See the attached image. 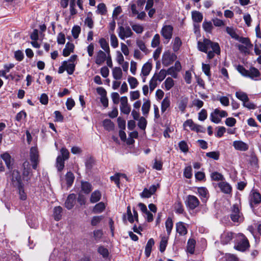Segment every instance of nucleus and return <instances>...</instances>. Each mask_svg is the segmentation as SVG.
<instances>
[{
  "label": "nucleus",
  "mask_w": 261,
  "mask_h": 261,
  "mask_svg": "<svg viewBox=\"0 0 261 261\" xmlns=\"http://www.w3.org/2000/svg\"><path fill=\"white\" fill-rule=\"evenodd\" d=\"M173 28L171 25H165L163 27L161 34L162 36L166 40L169 41L172 36Z\"/></svg>",
  "instance_id": "obj_9"
},
{
  "label": "nucleus",
  "mask_w": 261,
  "mask_h": 261,
  "mask_svg": "<svg viewBox=\"0 0 261 261\" xmlns=\"http://www.w3.org/2000/svg\"><path fill=\"white\" fill-rule=\"evenodd\" d=\"M154 244V241L153 239H150L147 243L145 246V254L146 257H149L151 252L152 247Z\"/></svg>",
  "instance_id": "obj_29"
},
{
  "label": "nucleus",
  "mask_w": 261,
  "mask_h": 261,
  "mask_svg": "<svg viewBox=\"0 0 261 261\" xmlns=\"http://www.w3.org/2000/svg\"><path fill=\"white\" fill-rule=\"evenodd\" d=\"M210 42H207L208 45H206L207 51L209 49L211 48L214 51H215L216 54H220V48L219 45L218 43L213 42L210 40H209Z\"/></svg>",
  "instance_id": "obj_21"
},
{
  "label": "nucleus",
  "mask_w": 261,
  "mask_h": 261,
  "mask_svg": "<svg viewBox=\"0 0 261 261\" xmlns=\"http://www.w3.org/2000/svg\"><path fill=\"white\" fill-rule=\"evenodd\" d=\"M228 115L227 113L224 110L216 109L210 115L211 120L216 124L221 122L222 118L226 117Z\"/></svg>",
  "instance_id": "obj_2"
},
{
  "label": "nucleus",
  "mask_w": 261,
  "mask_h": 261,
  "mask_svg": "<svg viewBox=\"0 0 261 261\" xmlns=\"http://www.w3.org/2000/svg\"><path fill=\"white\" fill-rule=\"evenodd\" d=\"M127 82L129 85L130 88L132 89L137 88L139 85V82L136 78L133 76H128Z\"/></svg>",
  "instance_id": "obj_36"
},
{
  "label": "nucleus",
  "mask_w": 261,
  "mask_h": 261,
  "mask_svg": "<svg viewBox=\"0 0 261 261\" xmlns=\"http://www.w3.org/2000/svg\"><path fill=\"white\" fill-rule=\"evenodd\" d=\"M63 65L65 67L66 70L69 74L71 75L73 73L75 69V63L65 61L63 62Z\"/></svg>",
  "instance_id": "obj_20"
},
{
  "label": "nucleus",
  "mask_w": 261,
  "mask_h": 261,
  "mask_svg": "<svg viewBox=\"0 0 261 261\" xmlns=\"http://www.w3.org/2000/svg\"><path fill=\"white\" fill-rule=\"evenodd\" d=\"M210 65L208 64H202V70L204 74L210 79L211 76Z\"/></svg>",
  "instance_id": "obj_52"
},
{
  "label": "nucleus",
  "mask_w": 261,
  "mask_h": 261,
  "mask_svg": "<svg viewBox=\"0 0 261 261\" xmlns=\"http://www.w3.org/2000/svg\"><path fill=\"white\" fill-rule=\"evenodd\" d=\"M211 177L213 180L215 181L223 180L224 179L223 176L221 173L217 172L212 173Z\"/></svg>",
  "instance_id": "obj_56"
},
{
  "label": "nucleus",
  "mask_w": 261,
  "mask_h": 261,
  "mask_svg": "<svg viewBox=\"0 0 261 261\" xmlns=\"http://www.w3.org/2000/svg\"><path fill=\"white\" fill-rule=\"evenodd\" d=\"M154 75L159 80V81L161 82L165 79L167 73L166 70L161 69L159 73H155Z\"/></svg>",
  "instance_id": "obj_47"
},
{
  "label": "nucleus",
  "mask_w": 261,
  "mask_h": 261,
  "mask_svg": "<svg viewBox=\"0 0 261 261\" xmlns=\"http://www.w3.org/2000/svg\"><path fill=\"white\" fill-rule=\"evenodd\" d=\"M61 155H58L56 160V167L59 171H61L64 167V161Z\"/></svg>",
  "instance_id": "obj_41"
},
{
  "label": "nucleus",
  "mask_w": 261,
  "mask_h": 261,
  "mask_svg": "<svg viewBox=\"0 0 261 261\" xmlns=\"http://www.w3.org/2000/svg\"><path fill=\"white\" fill-rule=\"evenodd\" d=\"M137 46L139 49L145 54L147 53V49L146 47L145 43L141 40H138L136 41Z\"/></svg>",
  "instance_id": "obj_55"
},
{
  "label": "nucleus",
  "mask_w": 261,
  "mask_h": 261,
  "mask_svg": "<svg viewBox=\"0 0 261 261\" xmlns=\"http://www.w3.org/2000/svg\"><path fill=\"white\" fill-rule=\"evenodd\" d=\"M110 43L111 45L114 48H116L118 46V40L114 33H111L110 34Z\"/></svg>",
  "instance_id": "obj_51"
},
{
  "label": "nucleus",
  "mask_w": 261,
  "mask_h": 261,
  "mask_svg": "<svg viewBox=\"0 0 261 261\" xmlns=\"http://www.w3.org/2000/svg\"><path fill=\"white\" fill-rule=\"evenodd\" d=\"M236 234L231 232H224L221 237V241L223 244H226L230 242V241L236 237Z\"/></svg>",
  "instance_id": "obj_16"
},
{
  "label": "nucleus",
  "mask_w": 261,
  "mask_h": 261,
  "mask_svg": "<svg viewBox=\"0 0 261 261\" xmlns=\"http://www.w3.org/2000/svg\"><path fill=\"white\" fill-rule=\"evenodd\" d=\"M196 242L194 239H189L187 244V251L191 254L194 252Z\"/></svg>",
  "instance_id": "obj_44"
},
{
  "label": "nucleus",
  "mask_w": 261,
  "mask_h": 261,
  "mask_svg": "<svg viewBox=\"0 0 261 261\" xmlns=\"http://www.w3.org/2000/svg\"><path fill=\"white\" fill-rule=\"evenodd\" d=\"M198 199L194 195H188L187 197L186 204L187 206L191 210H194L199 205Z\"/></svg>",
  "instance_id": "obj_7"
},
{
  "label": "nucleus",
  "mask_w": 261,
  "mask_h": 261,
  "mask_svg": "<svg viewBox=\"0 0 261 261\" xmlns=\"http://www.w3.org/2000/svg\"><path fill=\"white\" fill-rule=\"evenodd\" d=\"M193 175L191 166L186 167L184 171V176L187 178H191Z\"/></svg>",
  "instance_id": "obj_57"
},
{
  "label": "nucleus",
  "mask_w": 261,
  "mask_h": 261,
  "mask_svg": "<svg viewBox=\"0 0 261 261\" xmlns=\"http://www.w3.org/2000/svg\"><path fill=\"white\" fill-rule=\"evenodd\" d=\"M260 202V194L254 190L251 191L249 195V202L250 206L252 208H253L254 205L258 204Z\"/></svg>",
  "instance_id": "obj_5"
},
{
  "label": "nucleus",
  "mask_w": 261,
  "mask_h": 261,
  "mask_svg": "<svg viewBox=\"0 0 261 261\" xmlns=\"http://www.w3.org/2000/svg\"><path fill=\"white\" fill-rule=\"evenodd\" d=\"M92 190V185L87 181H82L81 190L86 194H88L91 192Z\"/></svg>",
  "instance_id": "obj_26"
},
{
  "label": "nucleus",
  "mask_w": 261,
  "mask_h": 261,
  "mask_svg": "<svg viewBox=\"0 0 261 261\" xmlns=\"http://www.w3.org/2000/svg\"><path fill=\"white\" fill-rule=\"evenodd\" d=\"M198 193L203 201H205L207 199L208 197V192L205 188H198Z\"/></svg>",
  "instance_id": "obj_31"
},
{
  "label": "nucleus",
  "mask_w": 261,
  "mask_h": 261,
  "mask_svg": "<svg viewBox=\"0 0 261 261\" xmlns=\"http://www.w3.org/2000/svg\"><path fill=\"white\" fill-rule=\"evenodd\" d=\"M176 230L180 236H185L188 232L187 225L182 222H177L176 224Z\"/></svg>",
  "instance_id": "obj_14"
},
{
  "label": "nucleus",
  "mask_w": 261,
  "mask_h": 261,
  "mask_svg": "<svg viewBox=\"0 0 261 261\" xmlns=\"http://www.w3.org/2000/svg\"><path fill=\"white\" fill-rule=\"evenodd\" d=\"M160 42V38L159 34H155L151 41V46L153 47H157Z\"/></svg>",
  "instance_id": "obj_61"
},
{
  "label": "nucleus",
  "mask_w": 261,
  "mask_h": 261,
  "mask_svg": "<svg viewBox=\"0 0 261 261\" xmlns=\"http://www.w3.org/2000/svg\"><path fill=\"white\" fill-rule=\"evenodd\" d=\"M226 33L233 39L236 40L239 36L237 29L232 27H227L225 29Z\"/></svg>",
  "instance_id": "obj_30"
},
{
  "label": "nucleus",
  "mask_w": 261,
  "mask_h": 261,
  "mask_svg": "<svg viewBox=\"0 0 261 261\" xmlns=\"http://www.w3.org/2000/svg\"><path fill=\"white\" fill-rule=\"evenodd\" d=\"M74 47V46L73 43L67 42L63 49V55L64 57L68 56L73 51Z\"/></svg>",
  "instance_id": "obj_27"
},
{
  "label": "nucleus",
  "mask_w": 261,
  "mask_h": 261,
  "mask_svg": "<svg viewBox=\"0 0 261 261\" xmlns=\"http://www.w3.org/2000/svg\"><path fill=\"white\" fill-rule=\"evenodd\" d=\"M62 212V208L60 206H56L54 208L53 216L56 220L59 221L61 219Z\"/></svg>",
  "instance_id": "obj_33"
},
{
  "label": "nucleus",
  "mask_w": 261,
  "mask_h": 261,
  "mask_svg": "<svg viewBox=\"0 0 261 261\" xmlns=\"http://www.w3.org/2000/svg\"><path fill=\"white\" fill-rule=\"evenodd\" d=\"M76 195L74 194H71L68 196L65 202V206L68 209H71L74 205Z\"/></svg>",
  "instance_id": "obj_17"
},
{
  "label": "nucleus",
  "mask_w": 261,
  "mask_h": 261,
  "mask_svg": "<svg viewBox=\"0 0 261 261\" xmlns=\"http://www.w3.org/2000/svg\"><path fill=\"white\" fill-rule=\"evenodd\" d=\"M233 146L235 149L241 151H245L249 148L248 145L242 141H233Z\"/></svg>",
  "instance_id": "obj_13"
},
{
  "label": "nucleus",
  "mask_w": 261,
  "mask_h": 261,
  "mask_svg": "<svg viewBox=\"0 0 261 261\" xmlns=\"http://www.w3.org/2000/svg\"><path fill=\"white\" fill-rule=\"evenodd\" d=\"M23 166L24 167V170L23 172V179L24 180L28 181L32 176L30 167L29 168H26V167L29 166V163L28 162H25L23 163Z\"/></svg>",
  "instance_id": "obj_18"
},
{
  "label": "nucleus",
  "mask_w": 261,
  "mask_h": 261,
  "mask_svg": "<svg viewBox=\"0 0 261 261\" xmlns=\"http://www.w3.org/2000/svg\"><path fill=\"white\" fill-rule=\"evenodd\" d=\"M170 101L168 97H166L163 100L161 103V112H165L167 109L170 107Z\"/></svg>",
  "instance_id": "obj_40"
},
{
  "label": "nucleus",
  "mask_w": 261,
  "mask_h": 261,
  "mask_svg": "<svg viewBox=\"0 0 261 261\" xmlns=\"http://www.w3.org/2000/svg\"><path fill=\"white\" fill-rule=\"evenodd\" d=\"M218 186L221 190L226 194L230 193L231 187L229 184L225 181H221L218 184Z\"/></svg>",
  "instance_id": "obj_25"
},
{
  "label": "nucleus",
  "mask_w": 261,
  "mask_h": 261,
  "mask_svg": "<svg viewBox=\"0 0 261 261\" xmlns=\"http://www.w3.org/2000/svg\"><path fill=\"white\" fill-rule=\"evenodd\" d=\"M72 35L74 39L78 38L79 34L81 32V28L78 25H75L72 29Z\"/></svg>",
  "instance_id": "obj_60"
},
{
  "label": "nucleus",
  "mask_w": 261,
  "mask_h": 261,
  "mask_svg": "<svg viewBox=\"0 0 261 261\" xmlns=\"http://www.w3.org/2000/svg\"><path fill=\"white\" fill-rule=\"evenodd\" d=\"M236 244L234 248L239 251H244L249 247V242L245 236L242 233L236 235Z\"/></svg>",
  "instance_id": "obj_1"
},
{
  "label": "nucleus",
  "mask_w": 261,
  "mask_h": 261,
  "mask_svg": "<svg viewBox=\"0 0 261 261\" xmlns=\"http://www.w3.org/2000/svg\"><path fill=\"white\" fill-rule=\"evenodd\" d=\"M97 251L98 252L105 258L107 257L109 255L108 250L103 246H99Z\"/></svg>",
  "instance_id": "obj_58"
},
{
  "label": "nucleus",
  "mask_w": 261,
  "mask_h": 261,
  "mask_svg": "<svg viewBox=\"0 0 261 261\" xmlns=\"http://www.w3.org/2000/svg\"><path fill=\"white\" fill-rule=\"evenodd\" d=\"M159 186L157 185H152L149 189L145 188L143 192L140 194L141 197L142 198H149L152 195H153L156 191L157 187Z\"/></svg>",
  "instance_id": "obj_12"
},
{
  "label": "nucleus",
  "mask_w": 261,
  "mask_h": 261,
  "mask_svg": "<svg viewBox=\"0 0 261 261\" xmlns=\"http://www.w3.org/2000/svg\"><path fill=\"white\" fill-rule=\"evenodd\" d=\"M225 258L226 261H239V259L234 254L227 253L225 254Z\"/></svg>",
  "instance_id": "obj_64"
},
{
  "label": "nucleus",
  "mask_w": 261,
  "mask_h": 261,
  "mask_svg": "<svg viewBox=\"0 0 261 261\" xmlns=\"http://www.w3.org/2000/svg\"><path fill=\"white\" fill-rule=\"evenodd\" d=\"M1 158L5 161V164L9 169L12 168L13 164V159L8 153H5L1 154Z\"/></svg>",
  "instance_id": "obj_22"
},
{
  "label": "nucleus",
  "mask_w": 261,
  "mask_h": 261,
  "mask_svg": "<svg viewBox=\"0 0 261 261\" xmlns=\"http://www.w3.org/2000/svg\"><path fill=\"white\" fill-rule=\"evenodd\" d=\"M248 77L251 78V79H254L256 77H259L260 75V73L259 71L255 68H251L248 70Z\"/></svg>",
  "instance_id": "obj_39"
},
{
  "label": "nucleus",
  "mask_w": 261,
  "mask_h": 261,
  "mask_svg": "<svg viewBox=\"0 0 261 261\" xmlns=\"http://www.w3.org/2000/svg\"><path fill=\"white\" fill-rule=\"evenodd\" d=\"M74 179V176L71 172H68L65 176V180L68 186H70Z\"/></svg>",
  "instance_id": "obj_49"
},
{
  "label": "nucleus",
  "mask_w": 261,
  "mask_h": 261,
  "mask_svg": "<svg viewBox=\"0 0 261 261\" xmlns=\"http://www.w3.org/2000/svg\"><path fill=\"white\" fill-rule=\"evenodd\" d=\"M99 43L102 49H103L109 56L110 47L107 40L105 38H101L99 40Z\"/></svg>",
  "instance_id": "obj_35"
},
{
  "label": "nucleus",
  "mask_w": 261,
  "mask_h": 261,
  "mask_svg": "<svg viewBox=\"0 0 261 261\" xmlns=\"http://www.w3.org/2000/svg\"><path fill=\"white\" fill-rule=\"evenodd\" d=\"M101 197V194L100 191L95 190L92 193L90 198V201L91 203H96L100 200Z\"/></svg>",
  "instance_id": "obj_28"
},
{
  "label": "nucleus",
  "mask_w": 261,
  "mask_h": 261,
  "mask_svg": "<svg viewBox=\"0 0 261 261\" xmlns=\"http://www.w3.org/2000/svg\"><path fill=\"white\" fill-rule=\"evenodd\" d=\"M103 126L107 130H112L114 129V124L110 119H105L103 121Z\"/></svg>",
  "instance_id": "obj_42"
},
{
  "label": "nucleus",
  "mask_w": 261,
  "mask_h": 261,
  "mask_svg": "<svg viewBox=\"0 0 261 261\" xmlns=\"http://www.w3.org/2000/svg\"><path fill=\"white\" fill-rule=\"evenodd\" d=\"M108 57L107 53L100 50L96 54L95 57V63L97 65H101L106 60Z\"/></svg>",
  "instance_id": "obj_15"
},
{
  "label": "nucleus",
  "mask_w": 261,
  "mask_h": 261,
  "mask_svg": "<svg viewBox=\"0 0 261 261\" xmlns=\"http://www.w3.org/2000/svg\"><path fill=\"white\" fill-rule=\"evenodd\" d=\"M12 182L14 186L21 187L22 185L21 178L19 172L14 170L12 173Z\"/></svg>",
  "instance_id": "obj_11"
},
{
  "label": "nucleus",
  "mask_w": 261,
  "mask_h": 261,
  "mask_svg": "<svg viewBox=\"0 0 261 261\" xmlns=\"http://www.w3.org/2000/svg\"><path fill=\"white\" fill-rule=\"evenodd\" d=\"M191 16L192 20L194 23H200L203 19V14L198 11H192Z\"/></svg>",
  "instance_id": "obj_19"
},
{
  "label": "nucleus",
  "mask_w": 261,
  "mask_h": 261,
  "mask_svg": "<svg viewBox=\"0 0 261 261\" xmlns=\"http://www.w3.org/2000/svg\"><path fill=\"white\" fill-rule=\"evenodd\" d=\"M166 90H170L174 85V80L170 77H167L164 82Z\"/></svg>",
  "instance_id": "obj_37"
},
{
  "label": "nucleus",
  "mask_w": 261,
  "mask_h": 261,
  "mask_svg": "<svg viewBox=\"0 0 261 261\" xmlns=\"http://www.w3.org/2000/svg\"><path fill=\"white\" fill-rule=\"evenodd\" d=\"M173 226V223L172 218L171 217H168L165 222L166 229L168 236L171 233Z\"/></svg>",
  "instance_id": "obj_38"
},
{
  "label": "nucleus",
  "mask_w": 261,
  "mask_h": 261,
  "mask_svg": "<svg viewBox=\"0 0 261 261\" xmlns=\"http://www.w3.org/2000/svg\"><path fill=\"white\" fill-rule=\"evenodd\" d=\"M106 208L105 203L102 202L96 204L93 208V212L95 214H99L102 212Z\"/></svg>",
  "instance_id": "obj_34"
},
{
  "label": "nucleus",
  "mask_w": 261,
  "mask_h": 261,
  "mask_svg": "<svg viewBox=\"0 0 261 261\" xmlns=\"http://www.w3.org/2000/svg\"><path fill=\"white\" fill-rule=\"evenodd\" d=\"M30 159L33 164L32 166L33 169H36L37 167L39 159L38 151L36 147H32L31 148Z\"/></svg>",
  "instance_id": "obj_8"
},
{
  "label": "nucleus",
  "mask_w": 261,
  "mask_h": 261,
  "mask_svg": "<svg viewBox=\"0 0 261 261\" xmlns=\"http://www.w3.org/2000/svg\"><path fill=\"white\" fill-rule=\"evenodd\" d=\"M151 69V64L149 62H147L143 65L140 74L143 76H148L149 74Z\"/></svg>",
  "instance_id": "obj_23"
},
{
  "label": "nucleus",
  "mask_w": 261,
  "mask_h": 261,
  "mask_svg": "<svg viewBox=\"0 0 261 261\" xmlns=\"http://www.w3.org/2000/svg\"><path fill=\"white\" fill-rule=\"evenodd\" d=\"M123 73L119 67H115L112 70V75L116 80H121L122 77Z\"/></svg>",
  "instance_id": "obj_24"
},
{
  "label": "nucleus",
  "mask_w": 261,
  "mask_h": 261,
  "mask_svg": "<svg viewBox=\"0 0 261 261\" xmlns=\"http://www.w3.org/2000/svg\"><path fill=\"white\" fill-rule=\"evenodd\" d=\"M150 102L149 100H147L144 102L142 107V111L144 115H147L150 110Z\"/></svg>",
  "instance_id": "obj_45"
},
{
  "label": "nucleus",
  "mask_w": 261,
  "mask_h": 261,
  "mask_svg": "<svg viewBox=\"0 0 261 261\" xmlns=\"http://www.w3.org/2000/svg\"><path fill=\"white\" fill-rule=\"evenodd\" d=\"M202 27L203 30L207 33H211L213 28L212 22L211 21H204L203 22Z\"/></svg>",
  "instance_id": "obj_53"
},
{
  "label": "nucleus",
  "mask_w": 261,
  "mask_h": 261,
  "mask_svg": "<svg viewBox=\"0 0 261 261\" xmlns=\"http://www.w3.org/2000/svg\"><path fill=\"white\" fill-rule=\"evenodd\" d=\"M96 12L101 15H105L107 12V8L105 4L103 3L98 4Z\"/></svg>",
  "instance_id": "obj_54"
},
{
  "label": "nucleus",
  "mask_w": 261,
  "mask_h": 261,
  "mask_svg": "<svg viewBox=\"0 0 261 261\" xmlns=\"http://www.w3.org/2000/svg\"><path fill=\"white\" fill-rule=\"evenodd\" d=\"M118 35L121 40H124L125 38L131 37L133 35V32L129 27L121 25L118 28Z\"/></svg>",
  "instance_id": "obj_3"
},
{
  "label": "nucleus",
  "mask_w": 261,
  "mask_h": 261,
  "mask_svg": "<svg viewBox=\"0 0 261 261\" xmlns=\"http://www.w3.org/2000/svg\"><path fill=\"white\" fill-rule=\"evenodd\" d=\"M138 120V126L142 129H145L147 125V121L146 119L143 117H141Z\"/></svg>",
  "instance_id": "obj_59"
},
{
  "label": "nucleus",
  "mask_w": 261,
  "mask_h": 261,
  "mask_svg": "<svg viewBox=\"0 0 261 261\" xmlns=\"http://www.w3.org/2000/svg\"><path fill=\"white\" fill-rule=\"evenodd\" d=\"M230 218L234 222H241L243 220L242 214L240 212L238 205H233L231 209Z\"/></svg>",
  "instance_id": "obj_4"
},
{
  "label": "nucleus",
  "mask_w": 261,
  "mask_h": 261,
  "mask_svg": "<svg viewBox=\"0 0 261 261\" xmlns=\"http://www.w3.org/2000/svg\"><path fill=\"white\" fill-rule=\"evenodd\" d=\"M207 42H209V39H204L202 42L198 41L197 43V47L200 51L204 53H207L206 45H208Z\"/></svg>",
  "instance_id": "obj_32"
},
{
  "label": "nucleus",
  "mask_w": 261,
  "mask_h": 261,
  "mask_svg": "<svg viewBox=\"0 0 261 261\" xmlns=\"http://www.w3.org/2000/svg\"><path fill=\"white\" fill-rule=\"evenodd\" d=\"M177 58L176 56L169 52L165 53L162 57V64L164 66H168L171 64Z\"/></svg>",
  "instance_id": "obj_6"
},
{
  "label": "nucleus",
  "mask_w": 261,
  "mask_h": 261,
  "mask_svg": "<svg viewBox=\"0 0 261 261\" xmlns=\"http://www.w3.org/2000/svg\"><path fill=\"white\" fill-rule=\"evenodd\" d=\"M103 219V217L102 216H94L91 221V224L92 226L97 225Z\"/></svg>",
  "instance_id": "obj_62"
},
{
  "label": "nucleus",
  "mask_w": 261,
  "mask_h": 261,
  "mask_svg": "<svg viewBox=\"0 0 261 261\" xmlns=\"http://www.w3.org/2000/svg\"><path fill=\"white\" fill-rule=\"evenodd\" d=\"M236 96L243 102L249 100V98L246 93L242 91H237L236 93Z\"/></svg>",
  "instance_id": "obj_46"
},
{
  "label": "nucleus",
  "mask_w": 261,
  "mask_h": 261,
  "mask_svg": "<svg viewBox=\"0 0 261 261\" xmlns=\"http://www.w3.org/2000/svg\"><path fill=\"white\" fill-rule=\"evenodd\" d=\"M181 41L179 37H176L173 40V49L174 51H177L179 50L180 46L181 45Z\"/></svg>",
  "instance_id": "obj_43"
},
{
  "label": "nucleus",
  "mask_w": 261,
  "mask_h": 261,
  "mask_svg": "<svg viewBox=\"0 0 261 261\" xmlns=\"http://www.w3.org/2000/svg\"><path fill=\"white\" fill-rule=\"evenodd\" d=\"M158 81H159V80L153 75L149 81V89L151 92L153 91L157 86Z\"/></svg>",
  "instance_id": "obj_48"
},
{
  "label": "nucleus",
  "mask_w": 261,
  "mask_h": 261,
  "mask_svg": "<svg viewBox=\"0 0 261 261\" xmlns=\"http://www.w3.org/2000/svg\"><path fill=\"white\" fill-rule=\"evenodd\" d=\"M167 73L168 75H171L174 78H176L177 77V72L178 71H176L175 69L173 67H171L166 70Z\"/></svg>",
  "instance_id": "obj_63"
},
{
  "label": "nucleus",
  "mask_w": 261,
  "mask_h": 261,
  "mask_svg": "<svg viewBox=\"0 0 261 261\" xmlns=\"http://www.w3.org/2000/svg\"><path fill=\"white\" fill-rule=\"evenodd\" d=\"M168 238L166 237H163L160 243V251L163 252L166 248Z\"/></svg>",
  "instance_id": "obj_50"
},
{
  "label": "nucleus",
  "mask_w": 261,
  "mask_h": 261,
  "mask_svg": "<svg viewBox=\"0 0 261 261\" xmlns=\"http://www.w3.org/2000/svg\"><path fill=\"white\" fill-rule=\"evenodd\" d=\"M120 109L123 114L127 115L129 114L131 108L128 104V100L126 96H122L120 98Z\"/></svg>",
  "instance_id": "obj_10"
}]
</instances>
